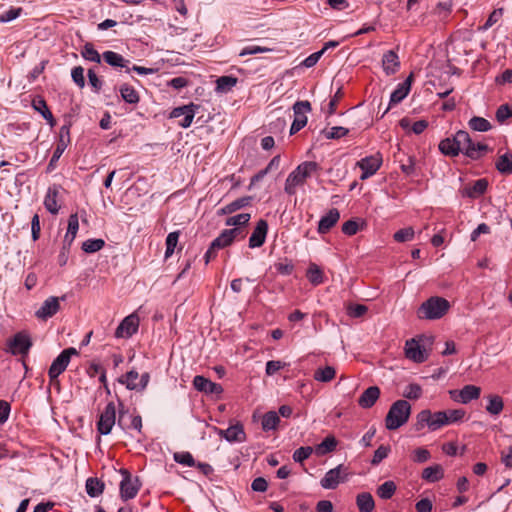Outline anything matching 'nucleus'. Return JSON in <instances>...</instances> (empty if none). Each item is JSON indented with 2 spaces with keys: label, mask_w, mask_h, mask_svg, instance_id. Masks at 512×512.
Returning a JSON list of instances; mask_svg holds the SVG:
<instances>
[{
  "label": "nucleus",
  "mask_w": 512,
  "mask_h": 512,
  "mask_svg": "<svg viewBox=\"0 0 512 512\" xmlns=\"http://www.w3.org/2000/svg\"><path fill=\"white\" fill-rule=\"evenodd\" d=\"M348 129L341 127V126H335L332 127L326 134V137L328 139H339L341 137H344L347 135Z\"/></svg>",
  "instance_id": "680f3d73"
},
{
  "label": "nucleus",
  "mask_w": 512,
  "mask_h": 512,
  "mask_svg": "<svg viewBox=\"0 0 512 512\" xmlns=\"http://www.w3.org/2000/svg\"><path fill=\"white\" fill-rule=\"evenodd\" d=\"M59 309L58 298L50 297L44 301L42 306L36 311V316L39 319L46 320L52 317Z\"/></svg>",
  "instance_id": "a878e982"
},
{
  "label": "nucleus",
  "mask_w": 512,
  "mask_h": 512,
  "mask_svg": "<svg viewBox=\"0 0 512 512\" xmlns=\"http://www.w3.org/2000/svg\"><path fill=\"white\" fill-rule=\"evenodd\" d=\"M405 355L408 359L422 363L427 360L428 352L415 339H410L405 343Z\"/></svg>",
  "instance_id": "6ab92c4d"
},
{
  "label": "nucleus",
  "mask_w": 512,
  "mask_h": 512,
  "mask_svg": "<svg viewBox=\"0 0 512 512\" xmlns=\"http://www.w3.org/2000/svg\"><path fill=\"white\" fill-rule=\"evenodd\" d=\"M487 187L488 181L485 178H481L472 185L465 187L463 194L469 198H478L486 192Z\"/></svg>",
  "instance_id": "cd10ccee"
},
{
  "label": "nucleus",
  "mask_w": 512,
  "mask_h": 512,
  "mask_svg": "<svg viewBox=\"0 0 512 512\" xmlns=\"http://www.w3.org/2000/svg\"><path fill=\"white\" fill-rule=\"evenodd\" d=\"M451 12V4L444 2V3H438L434 13L438 15L441 18H446Z\"/></svg>",
  "instance_id": "338daca9"
},
{
  "label": "nucleus",
  "mask_w": 512,
  "mask_h": 512,
  "mask_svg": "<svg viewBox=\"0 0 512 512\" xmlns=\"http://www.w3.org/2000/svg\"><path fill=\"white\" fill-rule=\"evenodd\" d=\"M449 308L450 303L445 298L433 296L421 304L417 316L419 319L436 320L442 318Z\"/></svg>",
  "instance_id": "7ed1b4c3"
},
{
  "label": "nucleus",
  "mask_w": 512,
  "mask_h": 512,
  "mask_svg": "<svg viewBox=\"0 0 512 512\" xmlns=\"http://www.w3.org/2000/svg\"><path fill=\"white\" fill-rule=\"evenodd\" d=\"M445 419L443 411L432 413L428 409L422 410L417 414L416 429L421 430L427 425L431 431H436L446 425Z\"/></svg>",
  "instance_id": "423d86ee"
},
{
  "label": "nucleus",
  "mask_w": 512,
  "mask_h": 512,
  "mask_svg": "<svg viewBox=\"0 0 512 512\" xmlns=\"http://www.w3.org/2000/svg\"><path fill=\"white\" fill-rule=\"evenodd\" d=\"M337 440L334 436H327L321 443L313 448V451L317 456H324L328 453L333 452L337 447Z\"/></svg>",
  "instance_id": "c756f323"
},
{
  "label": "nucleus",
  "mask_w": 512,
  "mask_h": 512,
  "mask_svg": "<svg viewBox=\"0 0 512 512\" xmlns=\"http://www.w3.org/2000/svg\"><path fill=\"white\" fill-rule=\"evenodd\" d=\"M174 460L184 466L192 467L195 466V460L189 452H177L174 453Z\"/></svg>",
  "instance_id": "3c124183"
},
{
  "label": "nucleus",
  "mask_w": 512,
  "mask_h": 512,
  "mask_svg": "<svg viewBox=\"0 0 512 512\" xmlns=\"http://www.w3.org/2000/svg\"><path fill=\"white\" fill-rule=\"evenodd\" d=\"M104 483L98 478H88L86 480V492L90 497H98L103 493Z\"/></svg>",
  "instance_id": "4c0bfd02"
},
{
  "label": "nucleus",
  "mask_w": 512,
  "mask_h": 512,
  "mask_svg": "<svg viewBox=\"0 0 512 512\" xmlns=\"http://www.w3.org/2000/svg\"><path fill=\"white\" fill-rule=\"evenodd\" d=\"M311 111L309 101H297L293 105L294 120L290 128V134L293 135L304 128L307 124L306 114Z\"/></svg>",
  "instance_id": "0eeeda50"
},
{
  "label": "nucleus",
  "mask_w": 512,
  "mask_h": 512,
  "mask_svg": "<svg viewBox=\"0 0 512 512\" xmlns=\"http://www.w3.org/2000/svg\"><path fill=\"white\" fill-rule=\"evenodd\" d=\"M280 422L279 415L275 411H269L265 413L262 417V429L264 431H270L277 428Z\"/></svg>",
  "instance_id": "58836bf2"
},
{
  "label": "nucleus",
  "mask_w": 512,
  "mask_h": 512,
  "mask_svg": "<svg viewBox=\"0 0 512 512\" xmlns=\"http://www.w3.org/2000/svg\"><path fill=\"white\" fill-rule=\"evenodd\" d=\"M251 200H252L251 196H245V197L238 198V199L232 201L231 203L227 204L226 206L222 207L218 211V214L226 215V214L234 213L237 210L248 206L250 204Z\"/></svg>",
  "instance_id": "c85d7f7f"
},
{
  "label": "nucleus",
  "mask_w": 512,
  "mask_h": 512,
  "mask_svg": "<svg viewBox=\"0 0 512 512\" xmlns=\"http://www.w3.org/2000/svg\"><path fill=\"white\" fill-rule=\"evenodd\" d=\"M71 76L80 88L85 86L84 69L82 67H75L71 72Z\"/></svg>",
  "instance_id": "052dcab7"
},
{
  "label": "nucleus",
  "mask_w": 512,
  "mask_h": 512,
  "mask_svg": "<svg viewBox=\"0 0 512 512\" xmlns=\"http://www.w3.org/2000/svg\"><path fill=\"white\" fill-rule=\"evenodd\" d=\"M32 107L35 111L39 112L44 119H46L51 125H53V115L47 107V104L43 98L35 97L32 100Z\"/></svg>",
  "instance_id": "f704fd0d"
},
{
  "label": "nucleus",
  "mask_w": 512,
  "mask_h": 512,
  "mask_svg": "<svg viewBox=\"0 0 512 512\" xmlns=\"http://www.w3.org/2000/svg\"><path fill=\"white\" fill-rule=\"evenodd\" d=\"M121 474L123 479L120 483V496L123 500L132 499L137 495L140 489L138 479L133 480L131 474L125 469L121 470Z\"/></svg>",
  "instance_id": "f8f14e48"
},
{
  "label": "nucleus",
  "mask_w": 512,
  "mask_h": 512,
  "mask_svg": "<svg viewBox=\"0 0 512 512\" xmlns=\"http://www.w3.org/2000/svg\"><path fill=\"white\" fill-rule=\"evenodd\" d=\"M390 452V448L385 445L379 446L374 452V456L372 458V465H378L382 460H384Z\"/></svg>",
  "instance_id": "4d7b16f0"
},
{
  "label": "nucleus",
  "mask_w": 512,
  "mask_h": 512,
  "mask_svg": "<svg viewBox=\"0 0 512 512\" xmlns=\"http://www.w3.org/2000/svg\"><path fill=\"white\" fill-rule=\"evenodd\" d=\"M347 476L346 468L340 464L326 472L320 484L324 489H335Z\"/></svg>",
  "instance_id": "9d476101"
},
{
  "label": "nucleus",
  "mask_w": 512,
  "mask_h": 512,
  "mask_svg": "<svg viewBox=\"0 0 512 512\" xmlns=\"http://www.w3.org/2000/svg\"><path fill=\"white\" fill-rule=\"evenodd\" d=\"M443 412L445 413L446 425L461 422L466 414V412L463 409H452V410H446Z\"/></svg>",
  "instance_id": "a18cd8bd"
},
{
  "label": "nucleus",
  "mask_w": 512,
  "mask_h": 512,
  "mask_svg": "<svg viewBox=\"0 0 512 512\" xmlns=\"http://www.w3.org/2000/svg\"><path fill=\"white\" fill-rule=\"evenodd\" d=\"M241 234L240 229L232 228L226 229L221 232V234L215 238L210 247L205 253V263H209L212 259L216 257L217 250L223 249L232 244V242Z\"/></svg>",
  "instance_id": "39448f33"
},
{
  "label": "nucleus",
  "mask_w": 512,
  "mask_h": 512,
  "mask_svg": "<svg viewBox=\"0 0 512 512\" xmlns=\"http://www.w3.org/2000/svg\"><path fill=\"white\" fill-rule=\"evenodd\" d=\"M103 60L112 67H127L129 60L114 51H105L102 54Z\"/></svg>",
  "instance_id": "7c9ffc66"
},
{
  "label": "nucleus",
  "mask_w": 512,
  "mask_h": 512,
  "mask_svg": "<svg viewBox=\"0 0 512 512\" xmlns=\"http://www.w3.org/2000/svg\"><path fill=\"white\" fill-rule=\"evenodd\" d=\"M268 231V224L265 220H259L249 238V247L257 248L264 244Z\"/></svg>",
  "instance_id": "412c9836"
},
{
  "label": "nucleus",
  "mask_w": 512,
  "mask_h": 512,
  "mask_svg": "<svg viewBox=\"0 0 512 512\" xmlns=\"http://www.w3.org/2000/svg\"><path fill=\"white\" fill-rule=\"evenodd\" d=\"M139 374L135 370H131L123 375L119 382L126 385L129 390H143L149 382V374L144 373L141 375L139 382H137Z\"/></svg>",
  "instance_id": "2eb2a0df"
},
{
  "label": "nucleus",
  "mask_w": 512,
  "mask_h": 512,
  "mask_svg": "<svg viewBox=\"0 0 512 512\" xmlns=\"http://www.w3.org/2000/svg\"><path fill=\"white\" fill-rule=\"evenodd\" d=\"M504 407L503 400L498 395H490L488 397V404L486 406V410L491 415H498L502 412Z\"/></svg>",
  "instance_id": "79ce46f5"
},
{
  "label": "nucleus",
  "mask_w": 512,
  "mask_h": 512,
  "mask_svg": "<svg viewBox=\"0 0 512 512\" xmlns=\"http://www.w3.org/2000/svg\"><path fill=\"white\" fill-rule=\"evenodd\" d=\"M306 276L309 282L314 286L320 285L324 282L323 271L315 263H311L309 265Z\"/></svg>",
  "instance_id": "c9c22d12"
},
{
  "label": "nucleus",
  "mask_w": 512,
  "mask_h": 512,
  "mask_svg": "<svg viewBox=\"0 0 512 512\" xmlns=\"http://www.w3.org/2000/svg\"><path fill=\"white\" fill-rule=\"evenodd\" d=\"M284 366H285V364L283 362H281V361H274V360L268 361L266 363V370H265L266 374L268 376H272L276 372L281 370Z\"/></svg>",
  "instance_id": "69168bd1"
},
{
  "label": "nucleus",
  "mask_w": 512,
  "mask_h": 512,
  "mask_svg": "<svg viewBox=\"0 0 512 512\" xmlns=\"http://www.w3.org/2000/svg\"><path fill=\"white\" fill-rule=\"evenodd\" d=\"M509 117H512V110L507 104L501 105L496 111V119L503 123Z\"/></svg>",
  "instance_id": "bf43d9fd"
},
{
  "label": "nucleus",
  "mask_w": 512,
  "mask_h": 512,
  "mask_svg": "<svg viewBox=\"0 0 512 512\" xmlns=\"http://www.w3.org/2000/svg\"><path fill=\"white\" fill-rule=\"evenodd\" d=\"M410 414L411 405L408 401H395L385 417V427L388 430H397L408 421Z\"/></svg>",
  "instance_id": "20e7f679"
},
{
  "label": "nucleus",
  "mask_w": 512,
  "mask_h": 512,
  "mask_svg": "<svg viewBox=\"0 0 512 512\" xmlns=\"http://www.w3.org/2000/svg\"><path fill=\"white\" fill-rule=\"evenodd\" d=\"M422 395V388L419 384L411 383L406 386L403 391V396L410 400H417Z\"/></svg>",
  "instance_id": "09e8293b"
},
{
  "label": "nucleus",
  "mask_w": 512,
  "mask_h": 512,
  "mask_svg": "<svg viewBox=\"0 0 512 512\" xmlns=\"http://www.w3.org/2000/svg\"><path fill=\"white\" fill-rule=\"evenodd\" d=\"M393 237L396 242L400 243L411 241L414 237V230L411 227L400 229L394 234Z\"/></svg>",
  "instance_id": "5fc2aeb1"
},
{
  "label": "nucleus",
  "mask_w": 512,
  "mask_h": 512,
  "mask_svg": "<svg viewBox=\"0 0 512 512\" xmlns=\"http://www.w3.org/2000/svg\"><path fill=\"white\" fill-rule=\"evenodd\" d=\"M359 230V225L354 220H348L342 225V232L348 236L355 235Z\"/></svg>",
  "instance_id": "0e129e2a"
},
{
  "label": "nucleus",
  "mask_w": 512,
  "mask_h": 512,
  "mask_svg": "<svg viewBox=\"0 0 512 512\" xmlns=\"http://www.w3.org/2000/svg\"><path fill=\"white\" fill-rule=\"evenodd\" d=\"M193 385L196 390L208 394H220L223 389L220 384L214 383L204 376L197 375L194 377Z\"/></svg>",
  "instance_id": "4be33fe9"
},
{
  "label": "nucleus",
  "mask_w": 512,
  "mask_h": 512,
  "mask_svg": "<svg viewBox=\"0 0 512 512\" xmlns=\"http://www.w3.org/2000/svg\"><path fill=\"white\" fill-rule=\"evenodd\" d=\"M495 167L499 173L509 175L512 173V153L506 152L499 156L495 163Z\"/></svg>",
  "instance_id": "72a5a7b5"
},
{
  "label": "nucleus",
  "mask_w": 512,
  "mask_h": 512,
  "mask_svg": "<svg viewBox=\"0 0 512 512\" xmlns=\"http://www.w3.org/2000/svg\"><path fill=\"white\" fill-rule=\"evenodd\" d=\"M415 508L417 512H431L433 505L428 498H423L416 503Z\"/></svg>",
  "instance_id": "774afa93"
},
{
  "label": "nucleus",
  "mask_w": 512,
  "mask_h": 512,
  "mask_svg": "<svg viewBox=\"0 0 512 512\" xmlns=\"http://www.w3.org/2000/svg\"><path fill=\"white\" fill-rule=\"evenodd\" d=\"M64 371V350L60 352L49 368L48 375L50 378L49 388L57 393L61 392V385L58 379L59 375Z\"/></svg>",
  "instance_id": "4468645a"
},
{
  "label": "nucleus",
  "mask_w": 512,
  "mask_h": 512,
  "mask_svg": "<svg viewBox=\"0 0 512 512\" xmlns=\"http://www.w3.org/2000/svg\"><path fill=\"white\" fill-rule=\"evenodd\" d=\"M481 389L475 385H466L461 390L449 391L450 397L459 403L467 404L472 400L478 399Z\"/></svg>",
  "instance_id": "dca6fc26"
},
{
  "label": "nucleus",
  "mask_w": 512,
  "mask_h": 512,
  "mask_svg": "<svg viewBox=\"0 0 512 512\" xmlns=\"http://www.w3.org/2000/svg\"><path fill=\"white\" fill-rule=\"evenodd\" d=\"M380 393L378 386H370L359 397L358 405L363 409L371 408L379 399Z\"/></svg>",
  "instance_id": "5701e85b"
},
{
  "label": "nucleus",
  "mask_w": 512,
  "mask_h": 512,
  "mask_svg": "<svg viewBox=\"0 0 512 512\" xmlns=\"http://www.w3.org/2000/svg\"><path fill=\"white\" fill-rule=\"evenodd\" d=\"M105 245L103 239H88L83 242L82 249L86 253H95L101 250Z\"/></svg>",
  "instance_id": "de8ad7c7"
},
{
  "label": "nucleus",
  "mask_w": 512,
  "mask_h": 512,
  "mask_svg": "<svg viewBox=\"0 0 512 512\" xmlns=\"http://www.w3.org/2000/svg\"><path fill=\"white\" fill-rule=\"evenodd\" d=\"M412 75L405 81L398 84L397 88L392 92L390 97V105L400 103L409 93L411 89Z\"/></svg>",
  "instance_id": "bb28decb"
},
{
  "label": "nucleus",
  "mask_w": 512,
  "mask_h": 512,
  "mask_svg": "<svg viewBox=\"0 0 512 512\" xmlns=\"http://www.w3.org/2000/svg\"><path fill=\"white\" fill-rule=\"evenodd\" d=\"M251 218V215L249 213H241L232 217H229L225 224L227 226H234V228H238L241 226L246 225Z\"/></svg>",
  "instance_id": "49530a36"
},
{
  "label": "nucleus",
  "mask_w": 512,
  "mask_h": 512,
  "mask_svg": "<svg viewBox=\"0 0 512 512\" xmlns=\"http://www.w3.org/2000/svg\"><path fill=\"white\" fill-rule=\"evenodd\" d=\"M196 108H197V106L194 104L176 107L171 111L170 117L171 118L181 117L182 119L180 120L179 125L183 128H188L193 121Z\"/></svg>",
  "instance_id": "aec40b11"
},
{
  "label": "nucleus",
  "mask_w": 512,
  "mask_h": 512,
  "mask_svg": "<svg viewBox=\"0 0 512 512\" xmlns=\"http://www.w3.org/2000/svg\"><path fill=\"white\" fill-rule=\"evenodd\" d=\"M336 370L332 366L318 368L314 372V379L318 382H330L335 378Z\"/></svg>",
  "instance_id": "e433bc0d"
},
{
  "label": "nucleus",
  "mask_w": 512,
  "mask_h": 512,
  "mask_svg": "<svg viewBox=\"0 0 512 512\" xmlns=\"http://www.w3.org/2000/svg\"><path fill=\"white\" fill-rule=\"evenodd\" d=\"M237 84V78L233 76H221L216 80L218 92H228Z\"/></svg>",
  "instance_id": "37998d69"
},
{
  "label": "nucleus",
  "mask_w": 512,
  "mask_h": 512,
  "mask_svg": "<svg viewBox=\"0 0 512 512\" xmlns=\"http://www.w3.org/2000/svg\"><path fill=\"white\" fill-rule=\"evenodd\" d=\"M430 458L431 454L426 448H417L411 454V459L415 463H425Z\"/></svg>",
  "instance_id": "603ef678"
},
{
  "label": "nucleus",
  "mask_w": 512,
  "mask_h": 512,
  "mask_svg": "<svg viewBox=\"0 0 512 512\" xmlns=\"http://www.w3.org/2000/svg\"><path fill=\"white\" fill-rule=\"evenodd\" d=\"M116 422V407L113 402H109L105 409L100 414L97 422V429L99 433L107 435L111 432Z\"/></svg>",
  "instance_id": "1a4fd4ad"
},
{
  "label": "nucleus",
  "mask_w": 512,
  "mask_h": 512,
  "mask_svg": "<svg viewBox=\"0 0 512 512\" xmlns=\"http://www.w3.org/2000/svg\"><path fill=\"white\" fill-rule=\"evenodd\" d=\"M444 477V470L440 465H433L425 468L422 472V478L428 482L434 483Z\"/></svg>",
  "instance_id": "473e14b6"
},
{
  "label": "nucleus",
  "mask_w": 512,
  "mask_h": 512,
  "mask_svg": "<svg viewBox=\"0 0 512 512\" xmlns=\"http://www.w3.org/2000/svg\"><path fill=\"white\" fill-rule=\"evenodd\" d=\"M82 54L86 60L96 63L101 62L102 55H100L91 45H85Z\"/></svg>",
  "instance_id": "6e6d98bb"
},
{
  "label": "nucleus",
  "mask_w": 512,
  "mask_h": 512,
  "mask_svg": "<svg viewBox=\"0 0 512 512\" xmlns=\"http://www.w3.org/2000/svg\"><path fill=\"white\" fill-rule=\"evenodd\" d=\"M368 308L362 304L351 305L348 307V315L354 318L362 317Z\"/></svg>",
  "instance_id": "e2e57ef3"
},
{
  "label": "nucleus",
  "mask_w": 512,
  "mask_h": 512,
  "mask_svg": "<svg viewBox=\"0 0 512 512\" xmlns=\"http://www.w3.org/2000/svg\"><path fill=\"white\" fill-rule=\"evenodd\" d=\"M396 488V484L393 481H386L377 488V495L384 500L390 499L394 495Z\"/></svg>",
  "instance_id": "c03bdc74"
},
{
  "label": "nucleus",
  "mask_w": 512,
  "mask_h": 512,
  "mask_svg": "<svg viewBox=\"0 0 512 512\" xmlns=\"http://www.w3.org/2000/svg\"><path fill=\"white\" fill-rule=\"evenodd\" d=\"M32 343L28 335L17 333L8 342L9 351L14 355H25L28 353Z\"/></svg>",
  "instance_id": "a211bd4d"
},
{
  "label": "nucleus",
  "mask_w": 512,
  "mask_h": 512,
  "mask_svg": "<svg viewBox=\"0 0 512 512\" xmlns=\"http://www.w3.org/2000/svg\"><path fill=\"white\" fill-rule=\"evenodd\" d=\"M217 433L220 437L224 438L226 441L230 443H242L246 441V433L244 431V427L240 422H236L233 425H230L227 429H218Z\"/></svg>",
  "instance_id": "f3484780"
},
{
  "label": "nucleus",
  "mask_w": 512,
  "mask_h": 512,
  "mask_svg": "<svg viewBox=\"0 0 512 512\" xmlns=\"http://www.w3.org/2000/svg\"><path fill=\"white\" fill-rule=\"evenodd\" d=\"M356 504L360 512H372L375 507L374 499L368 492L358 494Z\"/></svg>",
  "instance_id": "2f4dec72"
},
{
  "label": "nucleus",
  "mask_w": 512,
  "mask_h": 512,
  "mask_svg": "<svg viewBox=\"0 0 512 512\" xmlns=\"http://www.w3.org/2000/svg\"><path fill=\"white\" fill-rule=\"evenodd\" d=\"M503 16V9L502 8H498V9H495L488 17L486 23L484 24L483 26V29L484 30H487L489 29L490 27H492L495 23H497L501 17Z\"/></svg>",
  "instance_id": "13d9d810"
},
{
  "label": "nucleus",
  "mask_w": 512,
  "mask_h": 512,
  "mask_svg": "<svg viewBox=\"0 0 512 512\" xmlns=\"http://www.w3.org/2000/svg\"><path fill=\"white\" fill-rule=\"evenodd\" d=\"M122 99L129 104H137L139 102L138 92L130 85L124 84L120 87Z\"/></svg>",
  "instance_id": "a19ab883"
},
{
  "label": "nucleus",
  "mask_w": 512,
  "mask_h": 512,
  "mask_svg": "<svg viewBox=\"0 0 512 512\" xmlns=\"http://www.w3.org/2000/svg\"><path fill=\"white\" fill-rule=\"evenodd\" d=\"M62 186L54 184L49 187L44 199L45 208L52 214H57L61 208Z\"/></svg>",
  "instance_id": "ddd939ff"
},
{
  "label": "nucleus",
  "mask_w": 512,
  "mask_h": 512,
  "mask_svg": "<svg viewBox=\"0 0 512 512\" xmlns=\"http://www.w3.org/2000/svg\"><path fill=\"white\" fill-rule=\"evenodd\" d=\"M400 67L398 55L393 50L384 53L382 57V68L386 75L395 74Z\"/></svg>",
  "instance_id": "393cba45"
},
{
  "label": "nucleus",
  "mask_w": 512,
  "mask_h": 512,
  "mask_svg": "<svg viewBox=\"0 0 512 512\" xmlns=\"http://www.w3.org/2000/svg\"><path fill=\"white\" fill-rule=\"evenodd\" d=\"M317 168V163L313 161H306L298 165V167L288 175L285 181V192L289 195H294L297 187L302 186Z\"/></svg>",
  "instance_id": "f03ea898"
},
{
  "label": "nucleus",
  "mask_w": 512,
  "mask_h": 512,
  "mask_svg": "<svg viewBox=\"0 0 512 512\" xmlns=\"http://www.w3.org/2000/svg\"><path fill=\"white\" fill-rule=\"evenodd\" d=\"M313 452V448L310 446L300 447L294 451L292 457L295 462L302 463L304 460L308 459Z\"/></svg>",
  "instance_id": "864d4df0"
},
{
  "label": "nucleus",
  "mask_w": 512,
  "mask_h": 512,
  "mask_svg": "<svg viewBox=\"0 0 512 512\" xmlns=\"http://www.w3.org/2000/svg\"><path fill=\"white\" fill-rule=\"evenodd\" d=\"M139 317L136 313H132L125 317L115 331L117 338H129L138 331Z\"/></svg>",
  "instance_id": "9b49d317"
},
{
  "label": "nucleus",
  "mask_w": 512,
  "mask_h": 512,
  "mask_svg": "<svg viewBox=\"0 0 512 512\" xmlns=\"http://www.w3.org/2000/svg\"><path fill=\"white\" fill-rule=\"evenodd\" d=\"M468 126L471 130L477 132H487L492 129V125L487 119L478 116L472 117L468 122Z\"/></svg>",
  "instance_id": "ea45409f"
},
{
  "label": "nucleus",
  "mask_w": 512,
  "mask_h": 512,
  "mask_svg": "<svg viewBox=\"0 0 512 512\" xmlns=\"http://www.w3.org/2000/svg\"><path fill=\"white\" fill-rule=\"evenodd\" d=\"M488 146L482 143H474L467 131L459 130L451 138L440 141L439 150L447 156H457L463 153L470 159L477 160L488 151Z\"/></svg>",
  "instance_id": "f257e3e1"
},
{
  "label": "nucleus",
  "mask_w": 512,
  "mask_h": 512,
  "mask_svg": "<svg viewBox=\"0 0 512 512\" xmlns=\"http://www.w3.org/2000/svg\"><path fill=\"white\" fill-rule=\"evenodd\" d=\"M382 161L383 159L380 153H376L374 155H370L359 160L356 163V166L362 170L360 179L366 180L369 177L373 176L381 167Z\"/></svg>",
  "instance_id": "6e6552de"
},
{
  "label": "nucleus",
  "mask_w": 512,
  "mask_h": 512,
  "mask_svg": "<svg viewBox=\"0 0 512 512\" xmlns=\"http://www.w3.org/2000/svg\"><path fill=\"white\" fill-rule=\"evenodd\" d=\"M179 239V232L174 231L168 234L166 238L165 258H169L174 253Z\"/></svg>",
  "instance_id": "8fccbe9b"
},
{
  "label": "nucleus",
  "mask_w": 512,
  "mask_h": 512,
  "mask_svg": "<svg viewBox=\"0 0 512 512\" xmlns=\"http://www.w3.org/2000/svg\"><path fill=\"white\" fill-rule=\"evenodd\" d=\"M340 213L336 208H332L329 212L322 216L318 223V233L326 234L339 221Z\"/></svg>",
  "instance_id": "b1692460"
}]
</instances>
